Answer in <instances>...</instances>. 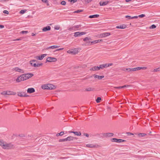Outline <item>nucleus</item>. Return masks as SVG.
Returning <instances> with one entry per match:
<instances>
[{
	"label": "nucleus",
	"mask_w": 160,
	"mask_h": 160,
	"mask_svg": "<svg viewBox=\"0 0 160 160\" xmlns=\"http://www.w3.org/2000/svg\"><path fill=\"white\" fill-rule=\"evenodd\" d=\"M35 91V89L33 88H29L27 90V92L29 93H32L34 92Z\"/></svg>",
	"instance_id": "nucleus-18"
},
{
	"label": "nucleus",
	"mask_w": 160,
	"mask_h": 160,
	"mask_svg": "<svg viewBox=\"0 0 160 160\" xmlns=\"http://www.w3.org/2000/svg\"><path fill=\"white\" fill-rule=\"evenodd\" d=\"M72 54L75 55L78 52V50L77 48H74L72 49Z\"/></svg>",
	"instance_id": "nucleus-20"
},
{
	"label": "nucleus",
	"mask_w": 160,
	"mask_h": 160,
	"mask_svg": "<svg viewBox=\"0 0 160 160\" xmlns=\"http://www.w3.org/2000/svg\"><path fill=\"white\" fill-rule=\"evenodd\" d=\"M110 35V33L109 32H105L101 34L100 36L101 38H103L109 36Z\"/></svg>",
	"instance_id": "nucleus-14"
},
{
	"label": "nucleus",
	"mask_w": 160,
	"mask_h": 160,
	"mask_svg": "<svg viewBox=\"0 0 160 160\" xmlns=\"http://www.w3.org/2000/svg\"><path fill=\"white\" fill-rule=\"evenodd\" d=\"M48 86V84L45 85H42L41 87L42 88L44 89H49Z\"/></svg>",
	"instance_id": "nucleus-28"
},
{
	"label": "nucleus",
	"mask_w": 160,
	"mask_h": 160,
	"mask_svg": "<svg viewBox=\"0 0 160 160\" xmlns=\"http://www.w3.org/2000/svg\"><path fill=\"white\" fill-rule=\"evenodd\" d=\"M57 61L56 58L51 57H49L47 59L46 61L48 62H55Z\"/></svg>",
	"instance_id": "nucleus-4"
},
{
	"label": "nucleus",
	"mask_w": 160,
	"mask_h": 160,
	"mask_svg": "<svg viewBox=\"0 0 160 160\" xmlns=\"http://www.w3.org/2000/svg\"><path fill=\"white\" fill-rule=\"evenodd\" d=\"M145 16L144 14H142L139 15L138 16V17L139 18H143V17H144Z\"/></svg>",
	"instance_id": "nucleus-47"
},
{
	"label": "nucleus",
	"mask_w": 160,
	"mask_h": 160,
	"mask_svg": "<svg viewBox=\"0 0 160 160\" xmlns=\"http://www.w3.org/2000/svg\"><path fill=\"white\" fill-rule=\"evenodd\" d=\"M4 27V26L3 25H0V28H3Z\"/></svg>",
	"instance_id": "nucleus-64"
},
{
	"label": "nucleus",
	"mask_w": 160,
	"mask_h": 160,
	"mask_svg": "<svg viewBox=\"0 0 160 160\" xmlns=\"http://www.w3.org/2000/svg\"><path fill=\"white\" fill-rule=\"evenodd\" d=\"M114 135V134L112 133H104L103 136L104 137H111L112 136Z\"/></svg>",
	"instance_id": "nucleus-15"
},
{
	"label": "nucleus",
	"mask_w": 160,
	"mask_h": 160,
	"mask_svg": "<svg viewBox=\"0 0 160 160\" xmlns=\"http://www.w3.org/2000/svg\"><path fill=\"white\" fill-rule=\"evenodd\" d=\"M69 2H71V3H75L77 2V0H68Z\"/></svg>",
	"instance_id": "nucleus-45"
},
{
	"label": "nucleus",
	"mask_w": 160,
	"mask_h": 160,
	"mask_svg": "<svg viewBox=\"0 0 160 160\" xmlns=\"http://www.w3.org/2000/svg\"><path fill=\"white\" fill-rule=\"evenodd\" d=\"M48 89L49 90L54 89L56 88L55 86L51 84H48Z\"/></svg>",
	"instance_id": "nucleus-13"
},
{
	"label": "nucleus",
	"mask_w": 160,
	"mask_h": 160,
	"mask_svg": "<svg viewBox=\"0 0 160 160\" xmlns=\"http://www.w3.org/2000/svg\"><path fill=\"white\" fill-rule=\"evenodd\" d=\"M47 55V54H43L41 55V56H37L36 57V58L38 60H42L43 58L46 56Z\"/></svg>",
	"instance_id": "nucleus-8"
},
{
	"label": "nucleus",
	"mask_w": 160,
	"mask_h": 160,
	"mask_svg": "<svg viewBox=\"0 0 160 160\" xmlns=\"http://www.w3.org/2000/svg\"><path fill=\"white\" fill-rule=\"evenodd\" d=\"M160 71V67H158L157 68L154 69L153 70V72H157Z\"/></svg>",
	"instance_id": "nucleus-36"
},
{
	"label": "nucleus",
	"mask_w": 160,
	"mask_h": 160,
	"mask_svg": "<svg viewBox=\"0 0 160 160\" xmlns=\"http://www.w3.org/2000/svg\"><path fill=\"white\" fill-rule=\"evenodd\" d=\"M105 68L108 67H109L110 66H112V63H106L104 64Z\"/></svg>",
	"instance_id": "nucleus-32"
},
{
	"label": "nucleus",
	"mask_w": 160,
	"mask_h": 160,
	"mask_svg": "<svg viewBox=\"0 0 160 160\" xmlns=\"http://www.w3.org/2000/svg\"><path fill=\"white\" fill-rule=\"evenodd\" d=\"M37 62V61L36 60H33L30 62V63L32 66H34L35 67H36V64L33 63L34 62Z\"/></svg>",
	"instance_id": "nucleus-19"
},
{
	"label": "nucleus",
	"mask_w": 160,
	"mask_h": 160,
	"mask_svg": "<svg viewBox=\"0 0 160 160\" xmlns=\"http://www.w3.org/2000/svg\"><path fill=\"white\" fill-rule=\"evenodd\" d=\"M140 67V70L141 69H147V67Z\"/></svg>",
	"instance_id": "nucleus-56"
},
{
	"label": "nucleus",
	"mask_w": 160,
	"mask_h": 160,
	"mask_svg": "<svg viewBox=\"0 0 160 160\" xmlns=\"http://www.w3.org/2000/svg\"><path fill=\"white\" fill-rule=\"evenodd\" d=\"M90 71H98V66H94L90 69Z\"/></svg>",
	"instance_id": "nucleus-31"
},
{
	"label": "nucleus",
	"mask_w": 160,
	"mask_h": 160,
	"mask_svg": "<svg viewBox=\"0 0 160 160\" xmlns=\"http://www.w3.org/2000/svg\"><path fill=\"white\" fill-rule=\"evenodd\" d=\"M64 134V132H61L60 133H58L57 134L56 136L58 137L59 136H62Z\"/></svg>",
	"instance_id": "nucleus-34"
},
{
	"label": "nucleus",
	"mask_w": 160,
	"mask_h": 160,
	"mask_svg": "<svg viewBox=\"0 0 160 160\" xmlns=\"http://www.w3.org/2000/svg\"><path fill=\"white\" fill-rule=\"evenodd\" d=\"M114 88H117V89H121V88H122V86L115 87Z\"/></svg>",
	"instance_id": "nucleus-60"
},
{
	"label": "nucleus",
	"mask_w": 160,
	"mask_h": 160,
	"mask_svg": "<svg viewBox=\"0 0 160 160\" xmlns=\"http://www.w3.org/2000/svg\"><path fill=\"white\" fill-rule=\"evenodd\" d=\"M41 0L43 2L47 4V6H49V4L48 3V0Z\"/></svg>",
	"instance_id": "nucleus-35"
},
{
	"label": "nucleus",
	"mask_w": 160,
	"mask_h": 160,
	"mask_svg": "<svg viewBox=\"0 0 160 160\" xmlns=\"http://www.w3.org/2000/svg\"><path fill=\"white\" fill-rule=\"evenodd\" d=\"M26 10H22L20 12V13L22 14L24 13L26 11Z\"/></svg>",
	"instance_id": "nucleus-41"
},
{
	"label": "nucleus",
	"mask_w": 160,
	"mask_h": 160,
	"mask_svg": "<svg viewBox=\"0 0 160 160\" xmlns=\"http://www.w3.org/2000/svg\"><path fill=\"white\" fill-rule=\"evenodd\" d=\"M63 49V48H61L58 49H56L55 51H54V52L58 51L60 50H62Z\"/></svg>",
	"instance_id": "nucleus-55"
},
{
	"label": "nucleus",
	"mask_w": 160,
	"mask_h": 160,
	"mask_svg": "<svg viewBox=\"0 0 160 160\" xmlns=\"http://www.w3.org/2000/svg\"><path fill=\"white\" fill-rule=\"evenodd\" d=\"M66 4V2H65V1H63L61 2V4L62 5H64Z\"/></svg>",
	"instance_id": "nucleus-48"
},
{
	"label": "nucleus",
	"mask_w": 160,
	"mask_h": 160,
	"mask_svg": "<svg viewBox=\"0 0 160 160\" xmlns=\"http://www.w3.org/2000/svg\"><path fill=\"white\" fill-rule=\"evenodd\" d=\"M20 33L23 34H26L28 33V31H21Z\"/></svg>",
	"instance_id": "nucleus-44"
},
{
	"label": "nucleus",
	"mask_w": 160,
	"mask_h": 160,
	"mask_svg": "<svg viewBox=\"0 0 160 160\" xmlns=\"http://www.w3.org/2000/svg\"><path fill=\"white\" fill-rule=\"evenodd\" d=\"M86 147L88 148H97L99 147L98 145H93L92 144H88L86 145Z\"/></svg>",
	"instance_id": "nucleus-9"
},
{
	"label": "nucleus",
	"mask_w": 160,
	"mask_h": 160,
	"mask_svg": "<svg viewBox=\"0 0 160 160\" xmlns=\"http://www.w3.org/2000/svg\"><path fill=\"white\" fill-rule=\"evenodd\" d=\"M125 140H122V139H118L116 138H113L112 139V141L113 142H125Z\"/></svg>",
	"instance_id": "nucleus-5"
},
{
	"label": "nucleus",
	"mask_w": 160,
	"mask_h": 160,
	"mask_svg": "<svg viewBox=\"0 0 160 160\" xmlns=\"http://www.w3.org/2000/svg\"><path fill=\"white\" fill-rule=\"evenodd\" d=\"M83 134L84 136H85L87 137H88L89 136V134L87 133H84Z\"/></svg>",
	"instance_id": "nucleus-52"
},
{
	"label": "nucleus",
	"mask_w": 160,
	"mask_h": 160,
	"mask_svg": "<svg viewBox=\"0 0 160 160\" xmlns=\"http://www.w3.org/2000/svg\"><path fill=\"white\" fill-rule=\"evenodd\" d=\"M67 141V138H65L64 139H60L59 140V142H63Z\"/></svg>",
	"instance_id": "nucleus-40"
},
{
	"label": "nucleus",
	"mask_w": 160,
	"mask_h": 160,
	"mask_svg": "<svg viewBox=\"0 0 160 160\" xmlns=\"http://www.w3.org/2000/svg\"><path fill=\"white\" fill-rule=\"evenodd\" d=\"M127 135L128 136H130L131 135H133V134L131 132H127Z\"/></svg>",
	"instance_id": "nucleus-57"
},
{
	"label": "nucleus",
	"mask_w": 160,
	"mask_h": 160,
	"mask_svg": "<svg viewBox=\"0 0 160 160\" xmlns=\"http://www.w3.org/2000/svg\"><path fill=\"white\" fill-rule=\"evenodd\" d=\"M60 47V46H57V45H53L52 46H51L47 48L46 49L48 50L49 49H54L55 48H58Z\"/></svg>",
	"instance_id": "nucleus-23"
},
{
	"label": "nucleus",
	"mask_w": 160,
	"mask_h": 160,
	"mask_svg": "<svg viewBox=\"0 0 160 160\" xmlns=\"http://www.w3.org/2000/svg\"><path fill=\"white\" fill-rule=\"evenodd\" d=\"M93 76L95 78H98L99 80H101L104 78V76H99L95 74L93 75Z\"/></svg>",
	"instance_id": "nucleus-17"
},
{
	"label": "nucleus",
	"mask_w": 160,
	"mask_h": 160,
	"mask_svg": "<svg viewBox=\"0 0 160 160\" xmlns=\"http://www.w3.org/2000/svg\"><path fill=\"white\" fill-rule=\"evenodd\" d=\"M97 43L96 42V40L93 41L92 42H91V43Z\"/></svg>",
	"instance_id": "nucleus-62"
},
{
	"label": "nucleus",
	"mask_w": 160,
	"mask_h": 160,
	"mask_svg": "<svg viewBox=\"0 0 160 160\" xmlns=\"http://www.w3.org/2000/svg\"><path fill=\"white\" fill-rule=\"evenodd\" d=\"M126 70L128 71V72L132 71H136V69L135 68H126Z\"/></svg>",
	"instance_id": "nucleus-26"
},
{
	"label": "nucleus",
	"mask_w": 160,
	"mask_h": 160,
	"mask_svg": "<svg viewBox=\"0 0 160 160\" xmlns=\"http://www.w3.org/2000/svg\"><path fill=\"white\" fill-rule=\"evenodd\" d=\"M3 12L4 13H5V14H9V12H8L7 11V10H4Z\"/></svg>",
	"instance_id": "nucleus-51"
},
{
	"label": "nucleus",
	"mask_w": 160,
	"mask_h": 160,
	"mask_svg": "<svg viewBox=\"0 0 160 160\" xmlns=\"http://www.w3.org/2000/svg\"><path fill=\"white\" fill-rule=\"evenodd\" d=\"M1 94L2 95H7V91H3V92H2V93H1Z\"/></svg>",
	"instance_id": "nucleus-50"
},
{
	"label": "nucleus",
	"mask_w": 160,
	"mask_h": 160,
	"mask_svg": "<svg viewBox=\"0 0 160 160\" xmlns=\"http://www.w3.org/2000/svg\"><path fill=\"white\" fill-rule=\"evenodd\" d=\"M68 29L69 31H75L76 30L74 26H72L70 27H68Z\"/></svg>",
	"instance_id": "nucleus-30"
},
{
	"label": "nucleus",
	"mask_w": 160,
	"mask_h": 160,
	"mask_svg": "<svg viewBox=\"0 0 160 160\" xmlns=\"http://www.w3.org/2000/svg\"><path fill=\"white\" fill-rule=\"evenodd\" d=\"M24 80H25L22 74L18 77L16 79V81L17 82H19L20 81Z\"/></svg>",
	"instance_id": "nucleus-7"
},
{
	"label": "nucleus",
	"mask_w": 160,
	"mask_h": 160,
	"mask_svg": "<svg viewBox=\"0 0 160 160\" xmlns=\"http://www.w3.org/2000/svg\"><path fill=\"white\" fill-rule=\"evenodd\" d=\"M101 100L100 97H98L96 100V102L97 103H99L100 102V100Z\"/></svg>",
	"instance_id": "nucleus-37"
},
{
	"label": "nucleus",
	"mask_w": 160,
	"mask_h": 160,
	"mask_svg": "<svg viewBox=\"0 0 160 160\" xmlns=\"http://www.w3.org/2000/svg\"><path fill=\"white\" fill-rule=\"evenodd\" d=\"M0 145L4 149H10L14 148L12 143H7L2 140H0Z\"/></svg>",
	"instance_id": "nucleus-1"
},
{
	"label": "nucleus",
	"mask_w": 160,
	"mask_h": 160,
	"mask_svg": "<svg viewBox=\"0 0 160 160\" xmlns=\"http://www.w3.org/2000/svg\"><path fill=\"white\" fill-rule=\"evenodd\" d=\"M92 0H85V2L88 3L91 2Z\"/></svg>",
	"instance_id": "nucleus-59"
},
{
	"label": "nucleus",
	"mask_w": 160,
	"mask_h": 160,
	"mask_svg": "<svg viewBox=\"0 0 160 160\" xmlns=\"http://www.w3.org/2000/svg\"><path fill=\"white\" fill-rule=\"evenodd\" d=\"M100 66H101V68L102 69L105 68L104 64L100 65Z\"/></svg>",
	"instance_id": "nucleus-58"
},
{
	"label": "nucleus",
	"mask_w": 160,
	"mask_h": 160,
	"mask_svg": "<svg viewBox=\"0 0 160 160\" xmlns=\"http://www.w3.org/2000/svg\"><path fill=\"white\" fill-rule=\"evenodd\" d=\"M22 75L23 76L25 80L32 77L33 75L32 73L23 74Z\"/></svg>",
	"instance_id": "nucleus-2"
},
{
	"label": "nucleus",
	"mask_w": 160,
	"mask_h": 160,
	"mask_svg": "<svg viewBox=\"0 0 160 160\" xmlns=\"http://www.w3.org/2000/svg\"><path fill=\"white\" fill-rule=\"evenodd\" d=\"M94 90V88H92L91 87H89L87 88H86L85 89V91H93Z\"/></svg>",
	"instance_id": "nucleus-25"
},
{
	"label": "nucleus",
	"mask_w": 160,
	"mask_h": 160,
	"mask_svg": "<svg viewBox=\"0 0 160 160\" xmlns=\"http://www.w3.org/2000/svg\"><path fill=\"white\" fill-rule=\"evenodd\" d=\"M67 141H71L74 140L75 139H76L77 138L75 137H73L71 136H69L66 138Z\"/></svg>",
	"instance_id": "nucleus-12"
},
{
	"label": "nucleus",
	"mask_w": 160,
	"mask_h": 160,
	"mask_svg": "<svg viewBox=\"0 0 160 160\" xmlns=\"http://www.w3.org/2000/svg\"><path fill=\"white\" fill-rule=\"evenodd\" d=\"M75 27V30H77V29L79 28L80 27V25H75L74 26Z\"/></svg>",
	"instance_id": "nucleus-42"
},
{
	"label": "nucleus",
	"mask_w": 160,
	"mask_h": 160,
	"mask_svg": "<svg viewBox=\"0 0 160 160\" xmlns=\"http://www.w3.org/2000/svg\"><path fill=\"white\" fill-rule=\"evenodd\" d=\"M13 70L16 72H20L21 73H24V72L23 70L19 68L18 67H16L13 69Z\"/></svg>",
	"instance_id": "nucleus-11"
},
{
	"label": "nucleus",
	"mask_w": 160,
	"mask_h": 160,
	"mask_svg": "<svg viewBox=\"0 0 160 160\" xmlns=\"http://www.w3.org/2000/svg\"><path fill=\"white\" fill-rule=\"evenodd\" d=\"M18 95L21 97H28L29 96L27 95L26 93L23 92H18Z\"/></svg>",
	"instance_id": "nucleus-6"
},
{
	"label": "nucleus",
	"mask_w": 160,
	"mask_h": 160,
	"mask_svg": "<svg viewBox=\"0 0 160 160\" xmlns=\"http://www.w3.org/2000/svg\"><path fill=\"white\" fill-rule=\"evenodd\" d=\"M138 135L139 137H142L145 136L146 134L144 133H140L138 134Z\"/></svg>",
	"instance_id": "nucleus-33"
},
{
	"label": "nucleus",
	"mask_w": 160,
	"mask_h": 160,
	"mask_svg": "<svg viewBox=\"0 0 160 160\" xmlns=\"http://www.w3.org/2000/svg\"><path fill=\"white\" fill-rule=\"evenodd\" d=\"M67 53H69V54H72V49L71 50H68L67 51Z\"/></svg>",
	"instance_id": "nucleus-54"
},
{
	"label": "nucleus",
	"mask_w": 160,
	"mask_h": 160,
	"mask_svg": "<svg viewBox=\"0 0 160 160\" xmlns=\"http://www.w3.org/2000/svg\"><path fill=\"white\" fill-rule=\"evenodd\" d=\"M99 15L95 14L92 15H90L89 16V18H98L99 17Z\"/></svg>",
	"instance_id": "nucleus-29"
},
{
	"label": "nucleus",
	"mask_w": 160,
	"mask_h": 160,
	"mask_svg": "<svg viewBox=\"0 0 160 160\" xmlns=\"http://www.w3.org/2000/svg\"><path fill=\"white\" fill-rule=\"evenodd\" d=\"M83 11L82 10H78L74 12V13H79Z\"/></svg>",
	"instance_id": "nucleus-39"
},
{
	"label": "nucleus",
	"mask_w": 160,
	"mask_h": 160,
	"mask_svg": "<svg viewBox=\"0 0 160 160\" xmlns=\"http://www.w3.org/2000/svg\"><path fill=\"white\" fill-rule=\"evenodd\" d=\"M42 63H38L37 64H36V67H40L41 66H42Z\"/></svg>",
	"instance_id": "nucleus-49"
},
{
	"label": "nucleus",
	"mask_w": 160,
	"mask_h": 160,
	"mask_svg": "<svg viewBox=\"0 0 160 160\" xmlns=\"http://www.w3.org/2000/svg\"><path fill=\"white\" fill-rule=\"evenodd\" d=\"M7 95H15L16 94V93L11 91H7Z\"/></svg>",
	"instance_id": "nucleus-24"
},
{
	"label": "nucleus",
	"mask_w": 160,
	"mask_h": 160,
	"mask_svg": "<svg viewBox=\"0 0 160 160\" xmlns=\"http://www.w3.org/2000/svg\"><path fill=\"white\" fill-rule=\"evenodd\" d=\"M101 66H100V65H99V67L98 66V71L100 70V69H101Z\"/></svg>",
	"instance_id": "nucleus-63"
},
{
	"label": "nucleus",
	"mask_w": 160,
	"mask_h": 160,
	"mask_svg": "<svg viewBox=\"0 0 160 160\" xmlns=\"http://www.w3.org/2000/svg\"><path fill=\"white\" fill-rule=\"evenodd\" d=\"M51 30V27L49 26H48L45 27H44L42 29V31L43 32H46L48 31H49Z\"/></svg>",
	"instance_id": "nucleus-16"
},
{
	"label": "nucleus",
	"mask_w": 160,
	"mask_h": 160,
	"mask_svg": "<svg viewBox=\"0 0 160 160\" xmlns=\"http://www.w3.org/2000/svg\"><path fill=\"white\" fill-rule=\"evenodd\" d=\"M60 28V27L58 26H55L54 29L56 30H59Z\"/></svg>",
	"instance_id": "nucleus-46"
},
{
	"label": "nucleus",
	"mask_w": 160,
	"mask_h": 160,
	"mask_svg": "<svg viewBox=\"0 0 160 160\" xmlns=\"http://www.w3.org/2000/svg\"><path fill=\"white\" fill-rule=\"evenodd\" d=\"M156 28V26L154 25H152L150 27V29H154Z\"/></svg>",
	"instance_id": "nucleus-43"
},
{
	"label": "nucleus",
	"mask_w": 160,
	"mask_h": 160,
	"mask_svg": "<svg viewBox=\"0 0 160 160\" xmlns=\"http://www.w3.org/2000/svg\"><path fill=\"white\" fill-rule=\"evenodd\" d=\"M126 26L124 25H120L116 26L117 28L124 29L126 28Z\"/></svg>",
	"instance_id": "nucleus-22"
},
{
	"label": "nucleus",
	"mask_w": 160,
	"mask_h": 160,
	"mask_svg": "<svg viewBox=\"0 0 160 160\" xmlns=\"http://www.w3.org/2000/svg\"><path fill=\"white\" fill-rule=\"evenodd\" d=\"M130 86V85H124L123 86H122V88H126V87H128Z\"/></svg>",
	"instance_id": "nucleus-53"
},
{
	"label": "nucleus",
	"mask_w": 160,
	"mask_h": 160,
	"mask_svg": "<svg viewBox=\"0 0 160 160\" xmlns=\"http://www.w3.org/2000/svg\"><path fill=\"white\" fill-rule=\"evenodd\" d=\"M136 71H138L140 70V67H138L137 68H135Z\"/></svg>",
	"instance_id": "nucleus-61"
},
{
	"label": "nucleus",
	"mask_w": 160,
	"mask_h": 160,
	"mask_svg": "<svg viewBox=\"0 0 160 160\" xmlns=\"http://www.w3.org/2000/svg\"><path fill=\"white\" fill-rule=\"evenodd\" d=\"M86 32H76L74 33V36L75 37H79L81 36L82 35L86 34Z\"/></svg>",
	"instance_id": "nucleus-3"
},
{
	"label": "nucleus",
	"mask_w": 160,
	"mask_h": 160,
	"mask_svg": "<svg viewBox=\"0 0 160 160\" xmlns=\"http://www.w3.org/2000/svg\"><path fill=\"white\" fill-rule=\"evenodd\" d=\"M112 2L111 1H106L104 2H99V4L100 6H103L106 5L109 2Z\"/></svg>",
	"instance_id": "nucleus-10"
},
{
	"label": "nucleus",
	"mask_w": 160,
	"mask_h": 160,
	"mask_svg": "<svg viewBox=\"0 0 160 160\" xmlns=\"http://www.w3.org/2000/svg\"><path fill=\"white\" fill-rule=\"evenodd\" d=\"M125 18H128L129 19H134V18H138V16H134V17H131L130 16H128V15H127V16H125Z\"/></svg>",
	"instance_id": "nucleus-27"
},
{
	"label": "nucleus",
	"mask_w": 160,
	"mask_h": 160,
	"mask_svg": "<svg viewBox=\"0 0 160 160\" xmlns=\"http://www.w3.org/2000/svg\"><path fill=\"white\" fill-rule=\"evenodd\" d=\"M91 39V38H88V37H86L83 39V41H86L88 40H89Z\"/></svg>",
	"instance_id": "nucleus-38"
},
{
	"label": "nucleus",
	"mask_w": 160,
	"mask_h": 160,
	"mask_svg": "<svg viewBox=\"0 0 160 160\" xmlns=\"http://www.w3.org/2000/svg\"><path fill=\"white\" fill-rule=\"evenodd\" d=\"M68 132L69 133H73L75 135L78 136H80L81 134V133L80 132H74V131H69Z\"/></svg>",
	"instance_id": "nucleus-21"
}]
</instances>
